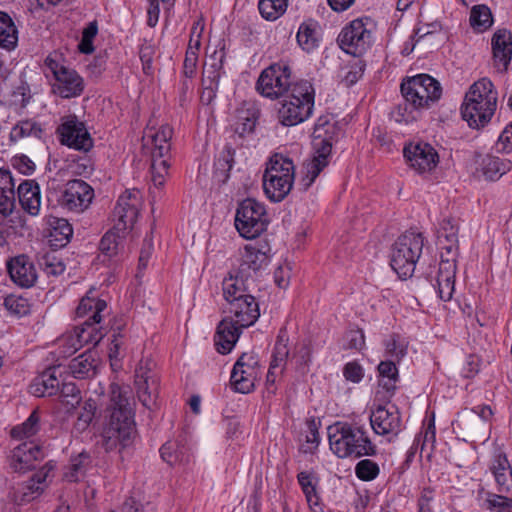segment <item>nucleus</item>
<instances>
[{
  "mask_svg": "<svg viewBox=\"0 0 512 512\" xmlns=\"http://www.w3.org/2000/svg\"><path fill=\"white\" fill-rule=\"evenodd\" d=\"M476 110H466V104H462L461 106V114L462 118L468 123L469 127L473 129H479L480 127H484L487 123L490 122L493 115H489L487 119L483 120L482 115L486 105H475Z\"/></svg>",
  "mask_w": 512,
  "mask_h": 512,
  "instance_id": "obj_53",
  "label": "nucleus"
},
{
  "mask_svg": "<svg viewBox=\"0 0 512 512\" xmlns=\"http://www.w3.org/2000/svg\"><path fill=\"white\" fill-rule=\"evenodd\" d=\"M338 42L346 53L361 56L371 46L372 33L362 19H355L342 29Z\"/></svg>",
  "mask_w": 512,
  "mask_h": 512,
  "instance_id": "obj_14",
  "label": "nucleus"
},
{
  "mask_svg": "<svg viewBox=\"0 0 512 512\" xmlns=\"http://www.w3.org/2000/svg\"><path fill=\"white\" fill-rule=\"evenodd\" d=\"M456 258L457 257L448 256L445 255L444 252H441V261L435 276V283L455 281L457 269Z\"/></svg>",
  "mask_w": 512,
  "mask_h": 512,
  "instance_id": "obj_52",
  "label": "nucleus"
},
{
  "mask_svg": "<svg viewBox=\"0 0 512 512\" xmlns=\"http://www.w3.org/2000/svg\"><path fill=\"white\" fill-rule=\"evenodd\" d=\"M225 53L223 51L215 52L210 56L209 62L204 65L202 73V85L219 88V81L223 74V64Z\"/></svg>",
  "mask_w": 512,
  "mask_h": 512,
  "instance_id": "obj_36",
  "label": "nucleus"
},
{
  "mask_svg": "<svg viewBox=\"0 0 512 512\" xmlns=\"http://www.w3.org/2000/svg\"><path fill=\"white\" fill-rule=\"evenodd\" d=\"M328 439L332 452L339 458L375 456V444L364 428L343 422L328 427Z\"/></svg>",
  "mask_w": 512,
  "mask_h": 512,
  "instance_id": "obj_4",
  "label": "nucleus"
},
{
  "mask_svg": "<svg viewBox=\"0 0 512 512\" xmlns=\"http://www.w3.org/2000/svg\"><path fill=\"white\" fill-rule=\"evenodd\" d=\"M387 354L391 357L400 360L407 353V343L401 338L399 334H392L385 342Z\"/></svg>",
  "mask_w": 512,
  "mask_h": 512,
  "instance_id": "obj_59",
  "label": "nucleus"
},
{
  "mask_svg": "<svg viewBox=\"0 0 512 512\" xmlns=\"http://www.w3.org/2000/svg\"><path fill=\"white\" fill-rule=\"evenodd\" d=\"M499 492H508L512 483V467L503 453L494 456L489 466Z\"/></svg>",
  "mask_w": 512,
  "mask_h": 512,
  "instance_id": "obj_32",
  "label": "nucleus"
},
{
  "mask_svg": "<svg viewBox=\"0 0 512 512\" xmlns=\"http://www.w3.org/2000/svg\"><path fill=\"white\" fill-rule=\"evenodd\" d=\"M328 163L329 161L312 158L305 164L306 173L299 182L302 191H307L310 188Z\"/></svg>",
  "mask_w": 512,
  "mask_h": 512,
  "instance_id": "obj_49",
  "label": "nucleus"
},
{
  "mask_svg": "<svg viewBox=\"0 0 512 512\" xmlns=\"http://www.w3.org/2000/svg\"><path fill=\"white\" fill-rule=\"evenodd\" d=\"M424 247L421 233L407 231L394 243L391 253V267L401 278L411 277Z\"/></svg>",
  "mask_w": 512,
  "mask_h": 512,
  "instance_id": "obj_8",
  "label": "nucleus"
},
{
  "mask_svg": "<svg viewBox=\"0 0 512 512\" xmlns=\"http://www.w3.org/2000/svg\"><path fill=\"white\" fill-rule=\"evenodd\" d=\"M44 130L40 123L34 120H21L12 129L9 135L10 141L17 142L26 137L41 139Z\"/></svg>",
  "mask_w": 512,
  "mask_h": 512,
  "instance_id": "obj_42",
  "label": "nucleus"
},
{
  "mask_svg": "<svg viewBox=\"0 0 512 512\" xmlns=\"http://www.w3.org/2000/svg\"><path fill=\"white\" fill-rule=\"evenodd\" d=\"M60 387V380L56 376V368L46 370L34 384L33 393L38 397L55 395Z\"/></svg>",
  "mask_w": 512,
  "mask_h": 512,
  "instance_id": "obj_41",
  "label": "nucleus"
},
{
  "mask_svg": "<svg viewBox=\"0 0 512 512\" xmlns=\"http://www.w3.org/2000/svg\"><path fill=\"white\" fill-rule=\"evenodd\" d=\"M55 89L62 98L79 96L84 89L82 77L73 69H62L57 73Z\"/></svg>",
  "mask_w": 512,
  "mask_h": 512,
  "instance_id": "obj_29",
  "label": "nucleus"
},
{
  "mask_svg": "<svg viewBox=\"0 0 512 512\" xmlns=\"http://www.w3.org/2000/svg\"><path fill=\"white\" fill-rule=\"evenodd\" d=\"M161 458L169 465L189 462V451L179 440H170L160 448Z\"/></svg>",
  "mask_w": 512,
  "mask_h": 512,
  "instance_id": "obj_39",
  "label": "nucleus"
},
{
  "mask_svg": "<svg viewBox=\"0 0 512 512\" xmlns=\"http://www.w3.org/2000/svg\"><path fill=\"white\" fill-rule=\"evenodd\" d=\"M486 508L496 512H512V498L489 493L485 500Z\"/></svg>",
  "mask_w": 512,
  "mask_h": 512,
  "instance_id": "obj_60",
  "label": "nucleus"
},
{
  "mask_svg": "<svg viewBox=\"0 0 512 512\" xmlns=\"http://www.w3.org/2000/svg\"><path fill=\"white\" fill-rule=\"evenodd\" d=\"M93 198L94 190L87 182L73 179L66 183L58 203L68 211L81 213L90 206Z\"/></svg>",
  "mask_w": 512,
  "mask_h": 512,
  "instance_id": "obj_15",
  "label": "nucleus"
},
{
  "mask_svg": "<svg viewBox=\"0 0 512 512\" xmlns=\"http://www.w3.org/2000/svg\"><path fill=\"white\" fill-rule=\"evenodd\" d=\"M337 132V125L330 116H320L317 119L313 130V158L328 161Z\"/></svg>",
  "mask_w": 512,
  "mask_h": 512,
  "instance_id": "obj_17",
  "label": "nucleus"
},
{
  "mask_svg": "<svg viewBox=\"0 0 512 512\" xmlns=\"http://www.w3.org/2000/svg\"><path fill=\"white\" fill-rule=\"evenodd\" d=\"M6 310L17 317H23L30 313L31 304L29 300L22 295L10 294L4 299Z\"/></svg>",
  "mask_w": 512,
  "mask_h": 512,
  "instance_id": "obj_50",
  "label": "nucleus"
},
{
  "mask_svg": "<svg viewBox=\"0 0 512 512\" xmlns=\"http://www.w3.org/2000/svg\"><path fill=\"white\" fill-rule=\"evenodd\" d=\"M107 308L104 300L96 299L86 295L83 297L76 309L79 318L87 316L74 330V334L64 339L65 345L63 353L73 354L84 344L96 345L103 338V333L99 324L102 320V312Z\"/></svg>",
  "mask_w": 512,
  "mask_h": 512,
  "instance_id": "obj_3",
  "label": "nucleus"
},
{
  "mask_svg": "<svg viewBox=\"0 0 512 512\" xmlns=\"http://www.w3.org/2000/svg\"><path fill=\"white\" fill-rule=\"evenodd\" d=\"M62 403L74 407L81 400L80 390L74 383H62L58 390Z\"/></svg>",
  "mask_w": 512,
  "mask_h": 512,
  "instance_id": "obj_61",
  "label": "nucleus"
},
{
  "mask_svg": "<svg viewBox=\"0 0 512 512\" xmlns=\"http://www.w3.org/2000/svg\"><path fill=\"white\" fill-rule=\"evenodd\" d=\"M295 179V165L288 156L275 153L271 156L263 175V188L273 202L282 201L291 191Z\"/></svg>",
  "mask_w": 512,
  "mask_h": 512,
  "instance_id": "obj_6",
  "label": "nucleus"
},
{
  "mask_svg": "<svg viewBox=\"0 0 512 512\" xmlns=\"http://www.w3.org/2000/svg\"><path fill=\"white\" fill-rule=\"evenodd\" d=\"M19 203L22 209L31 216H37L41 207V192L34 180H24L17 189Z\"/></svg>",
  "mask_w": 512,
  "mask_h": 512,
  "instance_id": "obj_28",
  "label": "nucleus"
},
{
  "mask_svg": "<svg viewBox=\"0 0 512 512\" xmlns=\"http://www.w3.org/2000/svg\"><path fill=\"white\" fill-rule=\"evenodd\" d=\"M255 279L242 277L236 272L235 276H230L223 281V296L226 302L254 297L251 292L256 288Z\"/></svg>",
  "mask_w": 512,
  "mask_h": 512,
  "instance_id": "obj_26",
  "label": "nucleus"
},
{
  "mask_svg": "<svg viewBox=\"0 0 512 512\" xmlns=\"http://www.w3.org/2000/svg\"><path fill=\"white\" fill-rule=\"evenodd\" d=\"M57 133L61 143L70 148L88 151L93 145L84 123L79 121L75 115L67 116L57 128Z\"/></svg>",
  "mask_w": 512,
  "mask_h": 512,
  "instance_id": "obj_18",
  "label": "nucleus"
},
{
  "mask_svg": "<svg viewBox=\"0 0 512 512\" xmlns=\"http://www.w3.org/2000/svg\"><path fill=\"white\" fill-rule=\"evenodd\" d=\"M242 328L232 318L223 319L219 323L214 336L217 351L221 354L229 353L237 342Z\"/></svg>",
  "mask_w": 512,
  "mask_h": 512,
  "instance_id": "obj_27",
  "label": "nucleus"
},
{
  "mask_svg": "<svg viewBox=\"0 0 512 512\" xmlns=\"http://www.w3.org/2000/svg\"><path fill=\"white\" fill-rule=\"evenodd\" d=\"M403 155L409 166L418 173L432 171L439 162L435 148L426 142L410 143L403 149Z\"/></svg>",
  "mask_w": 512,
  "mask_h": 512,
  "instance_id": "obj_19",
  "label": "nucleus"
},
{
  "mask_svg": "<svg viewBox=\"0 0 512 512\" xmlns=\"http://www.w3.org/2000/svg\"><path fill=\"white\" fill-rule=\"evenodd\" d=\"M260 116V110L254 103H244L237 110L236 132L240 136L250 134L254 131Z\"/></svg>",
  "mask_w": 512,
  "mask_h": 512,
  "instance_id": "obj_35",
  "label": "nucleus"
},
{
  "mask_svg": "<svg viewBox=\"0 0 512 512\" xmlns=\"http://www.w3.org/2000/svg\"><path fill=\"white\" fill-rule=\"evenodd\" d=\"M314 97L315 91L310 82L294 83L278 109L279 123L291 127L306 121L312 115Z\"/></svg>",
  "mask_w": 512,
  "mask_h": 512,
  "instance_id": "obj_5",
  "label": "nucleus"
},
{
  "mask_svg": "<svg viewBox=\"0 0 512 512\" xmlns=\"http://www.w3.org/2000/svg\"><path fill=\"white\" fill-rule=\"evenodd\" d=\"M204 31V23L201 20L196 21L190 32V39L186 51L198 53L201 47V37Z\"/></svg>",
  "mask_w": 512,
  "mask_h": 512,
  "instance_id": "obj_63",
  "label": "nucleus"
},
{
  "mask_svg": "<svg viewBox=\"0 0 512 512\" xmlns=\"http://www.w3.org/2000/svg\"><path fill=\"white\" fill-rule=\"evenodd\" d=\"M378 372L381 377L380 385L388 392L394 391L398 381V369L393 361H382L378 365Z\"/></svg>",
  "mask_w": 512,
  "mask_h": 512,
  "instance_id": "obj_47",
  "label": "nucleus"
},
{
  "mask_svg": "<svg viewBox=\"0 0 512 512\" xmlns=\"http://www.w3.org/2000/svg\"><path fill=\"white\" fill-rule=\"evenodd\" d=\"M141 206L142 195L139 190H126L120 195L113 210V228L104 234L99 244L104 255L111 258L118 254L122 239L133 228Z\"/></svg>",
  "mask_w": 512,
  "mask_h": 512,
  "instance_id": "obj_2",
  "label": "nucleus"
},
{
  "mask_svg": "<svg viewBox=\"0 0 512 512\" xmlns=\"http://www.w3.org/2000/svg\"><path fill=\"white\" fill-rule=\"evenodd\" d=\"M380 469L376 462L370 459L359 461L355 467L356 476L363 481H372L379 475Z\"/></svg>",
  "mask_w": 512,
  "mask_h": 512,
  "instance_id": "obj_57",
  "label": "nucleus"
},
{
  "mask_svg": "<svg viewBox=\"0 0 512 512\" xmlns=\"http://www.w3.org/2000/svg\"><path fill=\"white\" fill-rule=\"evenodd\" d=\"M15 183L11 171L0 168V215L9 217L16 207Z\"/></svg>",
  "mask_w": 512,
  "mask_h": 512,
  "instance_id": "obj_30",
  "label": "nucleus"
},
{
  "mask_svg": "<svg viewBox=\"0 0 512 512\" xmlns=\"http://www.w3.org/2000/svg\"><path fill=\"white\" fill-rule=\"evenodd\" d=\"M73 235L71 224L64 218H52L49 220V243L52 247L62 248L66 246Z\"/></svg>",
  "mask_w": 512,
  "mask_h": 512,
  "instance_id": "obj_34",
  "label": "nucleus"
},
{
  "mask_svg": "<svg viewBox=\"0 0 512 512\" xmlns=\"http://www.w3.org/2000/svg\"><path fill=\"white\" fill-rule=\"evenodd\" d=\"M365 346V336L361 329L350 330L345 335V348L361 350Z\"/></svg>",
  "mask_w": 512,
  "mask_h": 512,
  "instance_id": "obj_64",
  "label": "nucleus"
},
{
  "mask_svg": "<svg viewBox=\"0 0 512 512\" xmlns=\"http://www.w3.org/2000/svg\"><path fill=\"white\" fill-rule=\"evenodd\" d=\"M154 366L151 360H141L135 370L134 385L137 397L149 411L157 407L159 396L160 379Z\"/></svg>",
  "mask_w": 512,
  "mask_h": 512,
  "instance_id": "obj_13",
  "label": "nucleus"
},
{
  "mask_svg": "<svg viewBox=\"0 0 512 512\" xmlns=\"http://www.w3.org/2000/svg\"><path fill=\"white\" fill-rule=\"evenodd\" d=\"M401 93L414 109H428L442 95L440 83L428 74H418L401 84Z\"/></svg>",
  "mask_w": 512,
  "mask_h": 512,
  "instance_id": "obj_10",
  "label": "nucleus"
},
{
  "mask_svg": "<svg viewBox=\"0 0 512 512\" xmlns=\"http://www.w3.org/2000/svg\"><path fill=\"white\" fill-rule=\"evenodd\" d=\"M96 412V403L94 400L89 399L84 402L81 411L78 414L77 421L75 423L76 428L79 431H84L92 422Z\"/></svg>",
  "mask_w": 512,
  "mask_h": 512,
  "instance_id": "obj_58",
  "label": "nucleus"
},
{
  "mask_svg": "<svg viewBox=\"0 0 512 512\" xmlns=\"http://www.w3.org/2000/svg\"><path fill=\"white\" fill-rule=\"evenodd\" d=\"M288 0H260L259 11L263 18L267 20H276L287 9Z\"/></svg>",
  "mask_w": 512,
  "mask_h": 512,
  "instance_id": "obj_51",
  "label": "nucleus"
},
{
  "mask_svg": "<svg viewBox=\"0 0 512 512\" xmlns=\"http://www.w3.org/2000/svg\"><path fill=\"white\" fill-rule=\"evenodd\" d=\"M7 270L11 280L22 288L32 287L37 280L34 264L26 255H19L7 263Z\"/></svg>",
  "mask_w": 512,
  "mask_h": 512,
  "instance_id": "obj_23",
  "label": "nucleus"
},
{
  "mask_svg": "<svg viewBox=\"0 0 512 512\" xmlns=\"http://www.w3.org/2000/svg\"><path fill=\"white\" fill-rule=\"evenodd\" d=\"M297 42L307 52L312 51L318 45L316 31L312 25L307 23L300 25L297 33Z\"/></svg>",
  "mask_w": 512,
  "mask_h": 512,
  "instance_id": "obj_54",
  "label": "nucleus"
},
{
  "mask_svg": "<svg viewBox=\"0 0 512 512\" xmlns=\"http://www.w3.org/2000/svg\"><path fill=\"white\" fill-rule=\"evenodd\" d=\"M54 469L55 463L47 462L30 478L13 486L8 494L9 499L17 505H25L38 499L47 489Z\"/></svg>",
  "mask_w": 512,
  "mask_h": 512,
  "instance_id": "obj_11",
  "label": "nucleus"
},
{
  "mask_svg": "<svg viewBox=\"0 0 512 512\" xmlns=\"http://www.w3.org/2000/svg\"><path fill=\"white\" fill-rule=\"evenodd\" d=\"M511 161L493 155H486L481 161L483 174L487 179L496 180L511 169Z\"/></svg>",
  "mask_w": 512,
  "mask_h": 512,
  "instance_id": "obj_40",
  "label": "nucleus"
},
{
  "mask_svg": "<svg viewBox=\"0 0 512 512\" xmlns=\"http://www.w3.org/2000/svg\"><path fill=\"white\" fill-rule=\"evenodd\" d=\"M291 69L284 63H273L264 69L256 83V90L264 97L277 99L291 91Z\"/></svg>",
  "mask_w": 512,
  "mask_h": 512,
  "instance_id": "obj_12",
  "label": "nucleus"
},
{
  "mask_svg": "<svg viewBox=\"0 0 512 512\" xmlns=\"http://www.w3.org/2000/svg\"><path fill=\"white\" fill-rule=\"evenodd\" d=\"M97 365L95 352L88 350L73 358L68 365V369L74 378L85 379L96 374Z\"/></svg>",
  "mask_w": 512,
  "mask_h": 512,
  "instance_id": "obj_33",
  "label": "nucleus"
},
{
  "mask_svg": "<svg viewBox=\"0 0 512 512\" xmlns=\"http://www.w3.org/2000/svg\"><path fill=\"white\" fill-rule=\"evenodd\" d=\"M288 355V336L286 330L281 329L274 346L272 361L270 363L269 368V374L272 373L273 369L280 367L283 363H285Z\"/></svg>",
  "mask_w": 512,
  "mask_h": 512,
  "instance_id": "obj_46",
  "label": "nucleus"
},
{
  "mask_svg": "<svg viewBox=\"0 0 512 512\" xmlns=\"http://www.w3.org/2000/svg\"><path fill=\"white\" fill-rule=\"evenodd\" d=\"M226 309L240 327L253 325L260 316L259 305L255 297L228 302Z\"/></svg>",
  "mask_w": 512,
  "mask_h": 512,
  "instance_id": "obj_24",
  "label": "nucleus"
},
{
  "mask_svg": "<svg viewBox=\"0 0 512 512\" xmlns=\"http://www.w3.org/2000/svg\"><path fill=\"white\" fill-rule=\"evenodd\" d=\"M41 428L39 409H35L21 425L12 428L11 436L15 439L29 438L36 435Z\"/></svg>",
  "mask_w": 512,
  "mask_h": 512,
  "instance_id": "obj_44",
  "label": "nucleus"
},
{
  "mask_svg": "<svg viewBox=\"0 0 512 512\" xmlns=\"http://www.w3.org/2000/svg\"><path fill=\"white\" fill-rule=\"evenodd\" d=\"M370 424L376 434L397 435L401 431V416L394 406H378L370 415Z\"/></svg>",
  "mask_w": 512,
  "mask_h": 512,
  "instance_id": "obj_22",
  "label": "nucleus"
},
{
  "mask_svg": "<svg viewBox=\"0 0 512 512\" xmlns=\"http://www.w3.org/2000/svg\"><path fill=\"white\" fill-rule=\"evenodd\" d=\"M492 13L486 5H476L471 9L470 24L478 30L484 31L492 25Z\"/></svg>",
  "mask_w": 512,
  "mask_h": 512,
  "instance_id": "obj_48",
  "label": "nucleus"
},
{
  "mask_svg": "<svg viewBox=\"0 0 512 512\" xmlns=\"http://www.w3.org/2000/svg\"><path fill=\"white\" fill-rule=\"evenodd\" d=\"M491 45L495 67L500 72L506 71L512 58V32L506 29L496 31Z\"/></svg>",
  "mask_w": 512,
  "mask_h": 512,
  "instance_id": "obj_25",
  "label": "nucleus"
},
{
  "mask_svg": "<svg viewBox=\"0 0 512 512\" xmlns=\"http://www.w3.org/2000/svg\"><path fill=\"white\" fill-rule=\"evenodd\" d=\"M40 267L48 275H60L65 271V264L54 252H47L39 258Z\"/></svg>",
  "mask_w": 512,
  "mask_h": 512,
  "instance_id": "obj_55",
  "label": "nucleus"
},
{
  "mask_svg": "<svg viewBox=\"0 0 512 512\" xmlns=\"http://www.w3.org/2000/svg\"><path fill=\"white\" fill-rule=\"evenodd\" d=\"M466 110H476L475 105H486L485 112H483L482 119L485 120L489 115H494L497 107V91L494 85L488 78H481L476 81L466 93L465 101Z\"/></svg>",
  "mask_w": 512,
  "mask_h": 512,
  "instance_id": "obj_16",
  "label": "nucleus"
},
{
  "mask_svg": "<svg viewBox=\"0 0 512 512\" xmlns=\"http://www.w3.org/2000/svg\"><path fill=\"white\" fill-rule=\"evenodd\" d=\"M438 244L445 255L458 256V225L451 218H445L440 223Z\"/></svg>",
  "mask_w": 512,
  "mask_h": 512,
  "instance_id": "obj_31",
  "label": "nucleus"
},
{
  "mask_svg": "<svg viewBox=\"0 0 512 512\" xmlns=\"http://www.w3.org/2000/svg\"><path fill=\"white\" fill-rule=\"evenodd\" d=\"M108 418L102 432V445L106 451L118 446L127 447L135 435L134 414L127 391L118 384L109 387V403L106 408Z\"/></svg>",
  "mask_w": 512,
  "mask_h": 512,
  "instance_id": "obj_1",
  "label": "nucleus"
},
{
  "mask_svg": "<svg viewBox=\"0 0 512 512\" xmlns=\"http://www.w3.org/2000/svg\"><path fill=\"white\" fill-rule=\"evenodd\" d=\"M267 244L246 245L237 273L242 277L257 279L258 273L269 263Z\"/></svg>",
  "mask_w": 512,
  "mask_h": 512,
  "instance_id": "obj_20",
  "label": "nucleus"
},
{
  "mask_svg": "<svg viewBox=\"0 0 512 512\" xmlns=\"http://www.w3.org/2000/svg\"><path fill=\"white\" fill-rule=\"evenodd\" d=\"M18 43V30L11 16L0 11V49L11 51Z\"/></svg>",
  "mask_w": 512,
  "mask_h": 512,
  "instance_id": "obj_38",
  "label": "nucleus"
},
{
  "mask_svg": "<svg viewBox=\"0 0 512 512\" xmlns=\"http://www.w3.org/2000/svg\"><path fill=\"white\" fill-rule=\"evenodd\" d=\"M297 480L310 508H318L320 497L316 491L317 480L313 473L301 471L297 475Z\"/></svg>",
  "mask_w": 512,
  "mask_h": 512,
  "instance_id": "obj_43",
  "label": "nucleus"
},
{
  "mask_svg": "<svg viewBox=\"0 0 512 512\" xmlns=\"http://www.w3.org/2000/svg\"><path fill=\"white\" fill-rule=\"evenodd\" d=\"M259 371L258 359L253 353H243L236 363L233 370L237 375V371Z\"/></svg>",
  "mask_w": 512,
  "mask_h": 512,
  "instance_id": "obj_62",
  "label": "nucleus"
},
{
  "mask_svg": "<svg viewBox=\"0 0 512 512\" xmlns=\"http://www.w3.org/2000/svg\"><path fill=\"white\" fill-rule=\"evenodd\" d=\"M45 455V450L41 445L34 441H25L13 448L9 464L15 472H25L33 468L35 462L42 460Z\"/></svg>",
  "mask_w": 512,
  "mask_h": 512,
  "instance_id": "obj_21",
  "label": "nucleus"
},
{
  "mask_svg": "<svg viewBox=\"0 0 512 512\" xmlns=\"http://www.w3.org/2000/svg\"><path fill=\"white\" fill-rule=\"evenodd\" d=\"M270 222L265 205L253 198L242 200L235 213V228L245 239H254L267 230Z\"/></svg>",
  "mask_w": 512,
  "mask_h": 512,
  "instance_id": "obj_9",
  "label": "nucleus"
},
{
  "mask_svg": "<svg viewBox=\"0 0 512 512\" xmlns=\"http://www.w3.org/2000/svg\"><path fill=\"white\" fill-rule=\"evenodd\" d=\"M92 464V458L89 453L83 451L75 456H71L69 463L65 467L63 477L68 482H77L84 477L87 469Z\"/></svg>",
  "mask_w": 512,
  "mask_h": 512,
  "instance_id": "obj_37",
  "label": "nucleus"
},
{
  "mask_svg": "<svg viewBox=\"0 0 512 512\" xmlns=\"http://www.w3.org/2000/svg\"><path fill=\"white\" fill-rule=\"evenodd\" d=\"M259 371H235L231 372L230 383L234 390L239 393L247 394L254 389V383L257 379Z\"/></svg>",
  "mask_w": 512,
  "mask_h": 512,
  "instance_id": "obj_45",
  "label": "nucleus"
},
{
  "mask_svg": "<svg viewBox=\"0 0 512 512\" xmlns=\"http://www.w3.org/2000/svg\"><path fill=\"white\" fill-rule=\"evenodd\" d=\"M98 33V24L97 21H92L88 23V25L82 31V38L78 45V48L81 53L91 54L94 52L95 48L93 45V40Z\"/></svg>",
  "mask_w": 512,
  "mask_h": 512,
  "instance_id": "obj_56",
  "label": "nucleus"
},
{
  "mask_svg": "<svg viewBox=\"0 0 512 512\" xmlns=\"http://www.w3.org/2000/svg\"><path fill=\"white\" fill-rule=\"evenodd\" d=\"M172 134V127L162 125L157 131L153 129L146 130L143 137L144 146H149L151 149L152 181L156 187H161L164 184L165 176L170 167L169 154Z\"/></svg>",
  "mask_w": 512,
  "mask_h": 512,
  "instance_id": "obj_7",
  "label": "nucleus"
}]
</instances>
